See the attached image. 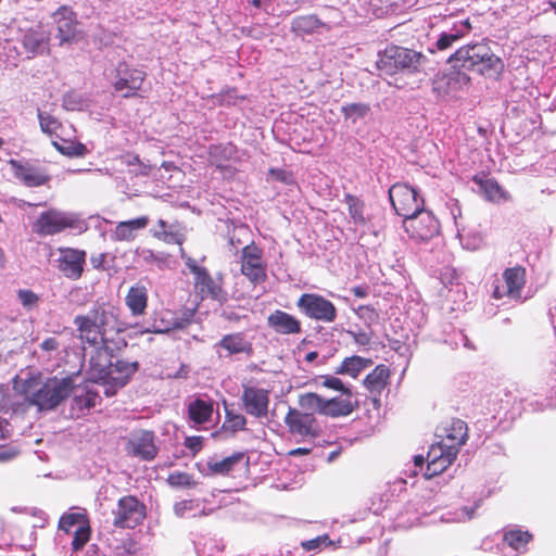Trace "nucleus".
<instances>
[{
  "instance_id": "nucleus-1",
  "label": "nucleus",
  "mask_w": 556,
  "mask_h": 556,
  "mask_svg": "<svg viewBox=\"0 0 556 556\" xmlns=\"http://www.w3.org/2000/svg\"><path fill=\"white\" fill-rule=\"evenodd\" d=\"M73 324L83 342L100 348L104 352L105 359L103 362H101V352L98 353L97 358L91 357L90 377L105 387L106 396L114 395L117 389L124 387L138 369L137 362L116 359L113 363L111 359H106L109 355H113L115 350L126 346L125 340L118 336V332H116V339L104 337L88 313L75 316Z\"/></svg>"
},
{
  "instance_id": "nucleus-2",
  "label": "nucleus",
  "mask_w": 556,
  "mask_h": 556,
  "mask_svg": "<svg viewBox=\"0 0 556 556\" xmlns=\"http://www.w3.org/2000/svg\"><path fill=\"white\" fill-rule=\"evenodd\" d=\"M447 63L458 71L476 72L484 77L497 79L504 63L485 42L460 47L447 59Z\"/></svg>"
},
{
  "instance_id": "nucleus-3",
  "label": "nucleus",
  "mask_w": 556,
  "mask_h": 556,
  "mask_svg": "<svg viewBox=\"0 0 556 556\" xmlns=\"http://www.w3.org/2000/svg\"><path fill=\"white\" fill-rule=\"evenodd\" d=\"M425 62L426 56L420 52L404 47L389 46L379 54L377 67L387 75H393L399 71L416 73L420 71Z\"/></svg>"
},
{
  "instance_id": "nucleus-4",
  "label": "nucleus",
  "mask_w": 556,
  "mask_h": 556,
  "mask_svg": "<svg viewBox=\"0 0 556 556\" xmlns=\"http://www.w3.org/2000/svg\"><path fill=\"white\" fill-rule=\"evenodd\" d=\"M76 228H80L79 215L56 208L40 213L33 225L34 232L41 237L54 236L66 229Z\"/></svg>"
},
{
  "instance_id": "nucleus-5",
  "label": "nucleus",
  "mask_w": 556,
  "mask_h": 556,
  "mask_svg": "<svg viewBox=\"0 0 556 556\" xmlns=\"http://www.w3.org/2000/svg\"><path fill=\"white\" fill-rule=\"evenodd\" d=\"M75 389L74 379L56 377L48 379L42 387L33 393L30 402L40 410L53 409L63 402Z\"/></svg>"
},
{
  "instance_id": "nucleus-6",
  "label": "nucleus",
  "mask_w": 556,
  "mask_h": 556,
  "mask_svg": "<svg viewBox=\"0 0 556 556\" xmlns=\"http://www.w3.org/2000/svg\"><path fill=\"white\" fill-rule=\"evenodd\" d=\"M180 256L194 276V290L201 299H212L219 303L227 301V292L223 290L219 280H215L205 267L199 266L195 260L186 255L184 249H180Z\"/></svg>"
},
{
  "instance_id": "nucleus-7",
  "label": "nucleus",
  "mask_w": 556,
  "mask_h": 556,
  "mask_svg": "<svg viewBox=\"0 0 556 556\" xmlns=\"http://www.w3.org/2000/svg\"><path fill=\"white\" fill-rule=\"evenodd\" d=\"M389 199L392 207L404 219L416 215L424 208V199L416 189L407 184H394L389 189Z\"/></svg>"
},
{
  "instance_id": "nucleus-8",
  "label": "nucleus",
  "mask_w": 556,
  "mask_h": 556,
  "mask_svg": "<svg viewBox=\"0 0 556 556\" xmlns=\"http://www.w3.org/2000/svg\"><path fill=\"white\" fill-rule=\"evenodd\" d=\"M8 164L14 178L26 187H40L51 179L47 168L38 162L11 159Z\"/></svg>"
},
{
  "instance_id": "nucleus-9",
  "label": "nucleus",
  "mask_w": 556,
  "mask_h": 556,
  "mask_svg": "<svg viewBox=\"0 0 556 556\" xmlns=\"http://www.w3.org/2000/svg\"><path fill=\"white\" fill-rule=\"evenodd\" d=\"M296 306L311 319L333 323L337 318V308L333 303L319 294H302L296 302Z\"/></svg>"
},
{
  "instance_id": "nucleus-10",
  "label": "nucleus",
  "mask_w": 556,
  "mask_h": 556,
  "mask_svg": "<svg viewBox=\"0 0 556 556\" xmlns=\"http://www.w3.org/2000/svg\"><path fill=\"white\" fill-rule=\"evenodd\" d=\"M113 525L117 528L134 529L140 525L146 517V506L137 497L123 496L113 510Z\"/></svg>"
},
{
  "instance_id": "nucleus-11",
  "label": "nucleus",
  "mask_w": 556,
  "mask_h": 556,
  "mask_svg": "<svg viewBox=\"0 0 556 556\" xmlns=\"http://www.w3.org/2000/svg\"><path fill=\"white\" fill-rule=\"evenodd\" d=\"M526 283V270L521 266H515L504 270L502 279L494 282L492 296L496 300L508 298L519 300Z\"/></svg>"
},
{
  "instance_id": "nucleus-12",
  "label": "nucleus",
  "mask_w": 556,
  "mask_h": 556,
  "mask_svg": "<svg viewBox=\"0 0 556 556\" xmlns=\"http://www.w3.org/2000/svg\"><path fill=\"white\" fill-rule=\"evenodd\" d=\"M125 451L128 456L144 462L153 460L159 453L154 432L143 429L131 432L126 442Z\"/></svg>"
},
{
  "instance_id": "nucleus-13",
  "label": "nucleus",
  "mask_w": 556,
  "mask_h": 556,
  "mask_svg": "<svg viewBox=\"0 0 556 556\" xmlns=\"http://www.w3.org/2000/svg\"><path fill=\"white\" fill-rule=\"evenodd\" d=\"M58 253L59 256L55 262L59 271L67 279H80L86 265V251L61 247L58 249Z\"/></svg>"
},
{
  "instance_id": "nucleus-14",
  "label": "nucleus",
  "mask_w": 556,
  "mask_h": 556,
  "mask_svg": "<svg viewBox=\"0 0 556 556\" xmlns=\"http://www.w3.org/2000/svg\"><path fill=\"white\" fill-rule=\"evenodd\" d=\"M241 406L244 412L257 419L266 418L269 407V391L250 384L242 386L240 396Z\"/></svg>"
},
{
  "instance_id": "nucleus-15",
  "label": "nucleus",
  "mask_w": 556,
  "mask_h": 556,
  "mask_svg": "<svg viewBox=\"0 0 556 556\" xmlns=\"http://www.w3.org/2000/svg\"><path fill=\"white\" fill-rule=\"evenodd\" d=\"M59 529L73 535L71 545L74 552L79 551L90 538V527L84 514L71 513L60 518Z\"/></svg>"
},
{
  "instance_id": "nucleus-16",
  "label": "nucleus",
  "mask_w": 556,
  "mask_h": 556,
  "mask_svg": "<svg viewBox=\"0 0 556 556\" xmlns=\"http://www.w3.org/2000/svg\"><path fill=\"white\" fill-rule=\"evenodd\" d=\"M403 227L409 237L419 240H428L439 232L438 219L425 208L416 215L403 219Z\"/></svg>"
},
{
  "instance_id": "nucleus-17",
  "label": "nucleus",
  "mask_w": 556,
  "mask_h": 556,
  "mask_svg": "<svg viewBox=\"0 0 556 556\" xmlns=\"http://www.w3.org/2000/svg\"><path fill=\"white\" fill-rule=\"evenodd\" d=\"M241 273L251 282L258 283L266 279V264L263 251L254 243L243 247L241 253Z\"/></svg>"
},
{
  "instance_id": "nucleus-18",
  "label": "nucleus",
  "mask_w": 556,
  "mask_h": 556,
  "mask_svg": "<svg viewBox=\"0 0 556 556\" xmlns=\"http://www.w3.org/2000/svg\"><path fill=\"white\" fill-rule=\"evenodd\" d=\"M455 447L448 448L444 441L432 444L427 454L425 476L431 478L442 473L456 458Z\"/></svg>"
},
{
  "instance_id": "nucleus-19",
  "label": "nucleus",
  "mask_w": 556,
  "mask_h": 556,
  "mask_svg": "<svg viewBox=\"0 0 556 556\" xmlns=\"http://www.w3.org/2000/svg\"><path fill=\"white\" fill-rule=\"evenodd\" d=\"M285 422L292 434L302 438H315L320 431L315 417L311 413H303L295 408H289Z\"/></svg>"
},
{
  "instance_id": "nucleus-20",
  "label": "nucleus",
  "mask_w": 556,
  "mask_h": 556,
  "mask_svg": "<svg viewBox=\"0 0 556 556\" xmlns=\"http://www.w3.org/2000/svg\"><path fill=\"white\" fill-rule=\"evenodd\" d=\"M144 77L146 73L141 70L129 68L126 64H119L116 68L114 88L125 98L132 97L141 88Z\"/></svg>"
},
{
  "instance_id": "nucleus-21",
  "label": "nucleus",
  "mask_w": 556,
  "mask_h": 556,
  "mask_svg": "<svg viewBox=\"0 0 556 556\" xmlns=\"http://www.w3.org/2000/svg\"><path fill=\"white\" fill-rule=\"evenodd\" d=\"M214 404L212 400L197 397L188 404V422L191 428L200 430L213 421Z\"/></svg>"
},
{
  "instance_id": "nucleus-22",
  "label": "nucleus",
  "mask_w": 556,
  "mask_h": 556,
  "mask_svg": "<svg viewBox=\"0 0 556 556\" xmlns=\"http://www.w3.org/2000/svg\"><path fill=\"white\" fill-rule=\"evenodd\" d=\"M50 30L42 24L28 28L22 38V45L31 56L42 54L49 49Z\"/></svg>"
},
{
  "instance_id": "nucleus-23",
  "label": "nucleus",
  "mask_w": 556,
  "mask_h": 556,
  "mask_svg": "<svg viewBox=\"0 0 556 556\" xmlns=\"http://www.w3.org/2000/svg\"><path fill=\"white\" fill-rule=\"evenodd\" d=\"M56 24V37L60 43L70 42L76 35V15L68 7H61L53 13Z\"/></svg>"
},
{
  "instance_id": "nucleus-24",
  "label": "nucleus",
  "mask_w": 556,
  "mask_h": 556,
  "mask_svg": "<svg viewBox=\"0 0 556 556\" xmlns=\"http://www.w3.org/2000/svg\"><path fill=\"white\" fill-rule=\"evenodd\" d=\"M267 325L279 334H299L302 331L301 321L281 309H276L269 314Z\"/></svg>"
},
{
  "instance_id": "nucleus-25",
  "label": "nucleus",
  "mask_w": 556,
  "mask_h": 556,
  "mask_svg": "<svg viewBox=\"0 0 556 556\" xmlns=\"http://www.w3.org/2000/svg\"><path fill=\"white\" fill-rule=\"evenodd\" d=\"M472 26L469 22V18L457 21L451 28L442 31L439 35L433 46L438 51H445L452 48L456 41L469 35Z\"/></svg>"
},
{
  "instance_id": "nucleus-26",
  "label": "nucleus",
  "mask_w": 556,
  "mask_h": 556,
  "mask_svg": "<svg viewBox=\"0 0 556 556\" xmlns=\"http://www.w3.org/2000/svg\"><path fill=\"white\" fill-rule=\"evenodd\" d=\"M439 437L446 443L448 448L455 447L458 452L459 448L466 443L468 438L467 424L460 419H453L448 425L441 429Z\"/></svg>"
},
{
  "instance_id": "nucleus-27",
  "label": "nucleus",
  "mask_w": 556,
  "mask_h": 556,
  "mask_svg": "<svg viewBox=\"0 0 556 556\" xmlns=\"http://www.w3.org/2000/svg\"><path fill=\"white\" fill-rule=\"evenodd\" d=\"M215 348L226 351V355L247 354L251 355L253 352L252 343L247 339L243 332H235L224 336L216 344Z\"/></svg>"
},
{
  "instance_id": "nucleus-28",
  "label": "nucleus",
  "mask_w": 556,
  "mask_h": 556,
  "mask_svg": "<svg viewBox=\"0 0 556 556\" xmlns=\"http://www.w3.org/2000/svg\"><path fill=\"white\" fill-rule=\"evenodd\" d=\"M473 182L479 188V192L490 202L501 203L509 200V194L494 178L484 175H476Z\"/></svg>"
},
{
  "instance_id": "nucleus-29",
  "label": "nucleus",
  "mask_w": 556,
  "mask_h": 556,
  "mask_svg": "<svg viewBox=\"0 0 556 556\" xmlns=\"http://www.w3.org/2000/svg\"><path fill=\"white\" fill-rule=\"evenodd\" d=\"M149 224V217L140 216L134 219L119 222L113 231V239L116 241H131L139 230L144 229Z\"/></svg>"
},
{
  "instance_id": "nucleus-30",
  "label": "nucleus",
  "mask_w": 556,
  "mask_h": 556,
  "mask_svg": "<svg viewBox=\"0 0 556 556\" xmlns=\"http://www.w3.org/2000/svg\"><path fill=\"white\" fill-rule=\"evenodd\" d=\"M182 327V319L178 318L173 312L161 311L154 315L151 327L146 328L142 332L166 333Z\"/></svg>"
},
{
  "instance_id": "nucleus-31",
  "label": "nucleus",
  "mask_w": 556,
  "mask_h": 556,
  "mask_svg": "<svg viewBox=\"0 0 556 556\" xmlns=\"http://www.w3.org/2000/svg\"><path fill=\"white\" fill-rule=\"evenodd\" d=\"M372 365L371 358H365L358 355L345 357L341 364L334 369V375L349 376L353 379Z\"/></svg>"
},
{
  "instance_id": "nucleus-32",
  "label": "nucleus",
  "mask_w": 556,
  "mask_h": 556,
  "mask_svg": "<svg viewBox=\"0 0 556 556\" xmlns=\"http://www.w3.org/2000/svg\"><path fill=\"white\" fill-rule=\"evenodd\" d=\"M136 258L138 264L149 266L150 268H156L159 270L168 268L170 264L168 254L154 252L146 248H139L136 250Z\"/></svg>"
},
{
  "instance_id": "nucleus-33",
  "label": "nucleus",
  "mask_w": 556,
  "mask_h": 556,
  "mask_svg": "<svg viewBox=\"0 0 556 556\" xmlns=\"http://www.w3.org/2000/svg\"><path fill=\"white\" fill-rule=\"evenodd\" d=\"M237 156V147L230 142L211 146L208 149V160L217 168H225L227 163Z\"/></svg>"
},
{
  "instance_id": "nucleus-34",
  "label": "nucleus",
  "mask_w": 556,
  "mask_h": 556,
  "mask_svg": "<svg viewBox=\"0 0 556 556\" xmlns=\"http://www.w3.org/2000/svg\"><path fill=\"white\" fill-rule=\"evenodd\" d=\"M88 314L97 324L100 332L104 333V337H109L110 331L115 330L116 315L113 311L99 305L90 309ZM116 332L119 333L118 329H116L115 333Z\"/></svg>"
},
{
  "instance_id": "nucleus-35",
  "label": "nucleus",
  "mask_w": 556,
  "mask_h": 556,
  "mask_svg": "<svg viewBox=\"0 0 556 556\" xmlns=\"http://www.w3.org/2000/svg\"><path fill=\"white\" fill-rule=\"evenodd\" d=\"M153 237L163 240L166 243L179 244L181 247L186 239L184 231L176 225H169L163 219H159L157 228L152 229Z\"/></svg>"
},
{
  "instance_id": "nucleus-36",
  "label": "nucleus",
  "mask_w": 556,
  "mask_h": 556,
  "mask_svg": "<svg viewBox=\"0 0 556 556\" xmlns=\"http://www.w3.org/2000/svg\"><path fill=\"white\" fill-rule=\"evenodd\" d=\"M148 290L144 286H132L127 295L126 304L134 315H142L147 308Z\"/></svg>"
},
{
  "instance_id": "nucleus-37",
  "label": "nucleus",
  "mask_w": 556,
  "mask_h": 556,
  "mask_svg": "<svg viewBox=\"0 0 556 556\" xmlns=\"http://www.w3.org/2000/svg\"><path fill=\"white\" fill-rule=\"evenodd\" d=\"M389 369L384 365H378L364 379L365 388L371 393H380L387 386L389 379Z\"/></svg>"
},
{
  "instance_id": "nucleus-38",
  "label": "nucleus",
  "mask_w": 556,
  "mask_h": 556,
  "mask_svg": "<svg viewBox=\"0 0 556 556\" xmlns=\"http://www.w3.org/2000/svg\"><path fill=\"white\" fill-rule=\"evenodd\" d=\"M353 412V404L349 399H324L321 414L331 417L346 416Z\"/></svg>"
},
{
  "instance_id": "nucleus-39",
  "label": "nucleus",
  "mask_w": 556,
  "mask_h": 556,
  "mask_svg": "<svg viewBox=\"0 0 556 556\" xmlns=\"http://www.w3.org/2000/svg\"><path fill=\"white\" fill-rule=\"evenodd\" d=\"M243 453H235L223 459H211L207 462V469L211 475H227L233 470L235 466L242 460Z\"/></svg>"
},
{
  "instance_id": "nucleus-40",
  "label": "nucleus",
  "mask_w": 556,
  "mask_h": 556,
  "mask_svg": "<svg viewBox=\"0 0 556 556\" xmlns=\"http://www.w3.org/2000/svg\"><path fill=\"white\" fill-rule=\"evenodd\" d=\"M531 540L532 534L529 531H522L520 529H511L504 533V542L518 553H525L527 551V544Z\"/></svg>"
},
{
  "instance_id": "nucleus-41",
  "label": "nucleus",
  "mask_w": 556,
  "mask_h": 556,
  "mask_svg": "<svg viewBox=\"0 0 556 556\" xmlns=\"http://www.w3.org/2000/svg\"><path fill=\"white\" fill-rule=\"evenodd\" d=\"M247 418L241 413H237L233 409L228 408L225 403V421L223 424V430L235 434L239 431L245 430Z\"/></svg>"
},
{
  "instance_id": "nucleus-42",
  "label": "nucleus",
  "mask_w": 556,
  "mask_h": 556,
  "mask_svg": "<svg viewBox=\"0 0 556 556\" xmlns=\"http://www.w3.org/2000/svg\"><path fill=\"white\" fill-rule=\"evenodd\" d=\"M320 22L315 15L298 16L292 21L291 29L298 35L309 34L318 28Z\"/></svg>"
},
{
  "instance_id": "nucleus-43",
  "label": "nucleus",
  "mask_w": 556,
  "mask_h": 556,
  "mask_svg": "<svg viewBox=\"0 0 556 556\" xmlns=\"http://www.w3.org/2000/svg\"><path fill=\"white\" fill-rule=\"evenodd\" d=\"M299 405L303 413H311L313 416L315 413L321 414L324 397L316 393H305L299 397Z\"/></svg>"
},
{
  "instance_id": "nucleus-44",
  "label": "nucleus",
  "mask_w": 556,
  "mask_h": 556,
  "mask_svg": "<svg viewBox=\"0 0 556 556\" xmlns=\"http://www.w3.org/2000/svg\"><path fill=\"white\" fill-rule=\"evenodd\" d=\"M369 111V105L365 103H351L342 106V113L345 119H351L354 124L364 118Z\"/></svg>"
},
{
  "instance_id": "nucleus-45",
  "label": "nucleus",
  "mask_w": 556,
  "mask_h": 556,
  "mask_svg": "<svg viewBox=\"0 0 556 556\" xmlns=\"http://www.w3.org/2000/svg\"><path fill=\"white\" fill-rule=\"evenodd\" d=\"M167 482L173 488H193L195 485V482L192 479V476H190L187 472L181 471H174L172 472L168 478Z\"/></svg>"
},
{
  "instance_id": "nucleus-46",
  "label": "nucleus",
  "mask_w": 556,
  "mask_h": 556,
  "mask_svg": "<svg viewBox=\"0 0 556 556\" xmlns=\"http://www.w3.org/2000/svg\"><path fill=\"white\" fill-rule=\"evenodd\" d=\"M38 118L41 130L48 135L55 134L58 129L61 127L60 122L55 117L46 114L41 111H38Z\"/></svg>"
},
{
  "instance_id": "nucleus-47",
  "label": "nucleus",
  "mask_w": 556,
  "mask_h": 556,
  "mask_svg": "<svg viewBox=\"0 0 556 556\" xmlns=\"http://www.w3.org/2000/svg\"><path fill=\"white\" fill-rule=\"evenodd\" d=\"M84 106V98L75 91L67 92L63 97V108L67 111H80Z\"/></svg>"
},
{
  "instance_id": "nucleus-48",
  "label": "nucleus",
  "mask_w": 556,
  "mask_h": 556,
  "mask_svg": "<svg viewBox=\"0 0 556 556\" xmlns=\"http://www.w3.org/2000/svg\"><path fill=\"white\" fill-rule=\"evenodd\" d=\"M75 393L74 395V403L79 409L90 408L96 406L97 402V393L91 391H86L85 393L78 394L76 391H73Z\"/></svg>"
},
{
  "instance_id": "nucleus-49",
  "label": "nucleus",
  "mask_w": 556,
  "mask_h": 556,
  "mask_svg": "<svg viewBox=\"0 0 556 556\" xmlns=\"http://www.w3.org/2000/svg\"><path fill=\"white\" fill-rule=\"evenodd\" d=\"M54 147L64 155L68 156H81L86 152V147L83 143H65L60 144L58 142H53Z\"/></svg>"
},
{
  "instance_id": "nucleus-50",
  "label": "nucleus",
  "mask_w": 556,
  "mask_h": 556,
  "mask_svg": "<svg viewBox=\"0 0 556 556\" xmlns=\"http://www.w3.org/2000/svg\"><path fill=\"white\" fill-rule=\"evenodd\" d=\"M17 299L26 309H31L37 306L39 296L31 290L21 289L17 291Z\"/></svg>"
},
{
  "instance_id": "nucleus-51",
  "label": "nucleus",
  "mask_w": 556,
  "mask_h": 556,
  "mask_svg": "<svg viewBox=\"0 0 556 556\" xmlns=\"http://www.w3.org/2000/svg\"><path fill=\"white\" fill-rule=\"evenodd\" d=\"M472 517V511H469L467 508H463L459 511H447L441 516V520L443 522H460L465 520H469Z\"/></svg>"
},
{
  "instance_id": "nucleus-52",
  "label": "nucleus",
  "mask_w": 556,
  "mask_h": 556,
  "mask_svg": "<svg viewBox=\"0 0 556 556\" xmlns=\"http://www.w3.org/2000/svg\"><path fill=\"white\" fill-rule=\"evenodd\" d=\"M323 386L333 389L337 391H341L343 394L351 395V390L344 386L342 380L336 376H324L323 377Z\"/></svg>"
},
{
  "instance_id": "nucleus-53",
  "label": "nucleus",
  "mask_w": 556,
  "mask_h": 556,
  "mask_svg": "<svg viewBox=\"0 0 556 556\" xmlns=\"http://www.w3.org/2000/svg\"><path fill=\"white\" fill-rule=\"evenodd\" d=\"M218 102L222 105L231 106L237 105L240 101L244 100V97H239L235 89L227 90L217 96Z\"/></svg>"
},
{
  "instance_id": "nucleus-54",
  "label": "nucleus",
  "mask_w": 556,
  "mask_h": 556,
  "mask_svg": "<svg viewBox=\"0 0 556 556\" xmlns=\"http://www.w3.org/2000/svg\"><path fill=\"white\" fill-rule=\"evenodd\" d=\"M268 175L270 176L271 179L277 180V181H281V182L287 184V185L293 182L292 175L289 172L285 170V169L270 168L268 170Z\"/></svg>"
},
{
  "instance_id": "nucleus-55",
  "label": "nucleus",
  "mask_w": 556,
  "mask_h": 556,
  "mask_svg": "<svg viewBox=\"0 0 556 556\" xmlns=\"http://www.w3.org/2000/svg\"><path fill=\"white\" fill-rule=\"evenodd\" d=\"M348 333L353 338L354 342L359 346H366L371 342V334L364 330H350Z\"/></svg>"
},
{
  "instance_id": "nucleus-56",
  "label": "nucleus",
  "mask_w": 556,
  "mask_h": 556,
  "mask_svg": "<svg viewBox=\"0 0 556 556\" xmlns=\"http://www.w3.org/2000/svg\"><path fill=\"white\" fill-rule=\"evenodd\" d=\"M185 446L192 453L197 454L201 451L203 446V438L202 437H188L185 440Z\"/></svg>"
},
{
  "instance_id": "nucleus-57",
  "label": "nucleus",
  "mask_w": 556,
  "mask_h": 556,
  "mask_svg": "<svg viewBox=\"0 0 556 556\" xmlns=\"http://www.w3.org/2000/svg\"><path fill=\"white\" fill-rule=\"evenodd\" d=\"M328 536H318L313 540H308L302 542V546L305 551H315L321 547V545H327Z\"/></svg>"
},
{
  "instance_id": "nucleus-58",
  "label": "nucleus",
  "mask_w": 556,
  "mask_h": 556,
  "mask_svg": "<svg viewBox=\"0 0 556 556\" xmlns=\"http://www.w3.org/2000/svg\"><path fill=\"white\" fill-rule=\"evenodd\" d=\"M192 508V501H181L174 505V511L178 517H184L186 511Z\"/></svg>"
},
{
  "instance_id": "nucleus-59",
  "label": "nucleus",
  "mask_w": 556,
  "mask_h": 556,
  "mask_svg": "<svg viewBox=\"0 0 556 556\" xmlns=\"http://www.w3.org/2000/svg\"><path fill=\"white\" fill-rule=\"evenodd\" d=\"M105 258H106V254L99 253L96 255H91L90 263H91L92 267L96 269H104Z\"/></svg>"
},
{
  "instance_id": "nucleus-60",
  "label": "nucleus",
  "mask_w": 556,
  "mask_h": 556,
  "mask_svg": "<svg viewBox=\"0 0 556 556\" xmlns=\"http://www.w3.org/2000/svg\"><path fill=\"white\" fill-rule=\"evenodd\" d=\"M41 349L47 352L55 351L59 348V342L55 338H47L40 344Z\"/></svg>"
},
{
  "instance_id": "nucleus-61",
  "label": "nucleus",
  "mask_w": 556,
  "mask_h": 556,
  "mask_svg": "<svg viewBox=\"0 0 556 556\" xmlns=\"http://www.w3.org/2000/svg\"><path fill=\"white\" fill-rule=\"evenodd\" d=\"M251 3L256 9L269 12L273 9V0H252Z\"/></svg>"
},
{
  "instance_id": "nucleus-62",
  "label": "nucleus",
  "mask_w": 556,
  "mask_h": 556,
  "mask_svg": "<svg viewBox=\"0 0 556 556\" xmlns=\"http://www.w3.org/2000/svg\"><path fill=\"white\" fill-rule=\"evenodd\" d=\"M17 455L16 451L12 448L0 450V463L12 460Z\"/></svg>"
},
{
  "instance_id": "nucleus-63",
  "label": "nucleus",
  "mask_w": 556,
  "mask_h": 556,
  "mask_svg": "<svg viewBox=\"0 0 556 556\" xmlns=\"http://www.w3.org/2000/svg\"><path fill=\"white\" fill-rule=\"evenodd\" d=\"M351 292L359 298V299H364L368 295V289L366 287H363V286H355L351 289Z\"/></svg>"
},
{
  "instance_id": "nucleus-64",
  "label": "nucleus",
  "mask_w": 556,
  "mask_h": 556,
  "mask_svg": "<svg viewBox=\"0 0 556 556\" xmlns=\"http://www.w3.org/2000/svg\"><path fill=\"white\" fill-rule=\"evenodd\" d=\"M86 556H105V555L96 544H91L87 549Z\"/></svg>"
}]
</instances>
